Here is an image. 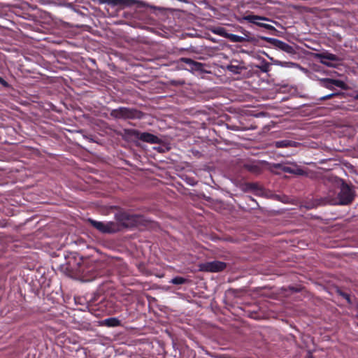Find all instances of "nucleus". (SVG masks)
I'll list each match as a JSON object with an SVG mask.
<instances>
[{
  "mask_svg": "<svg viewBox=\"0 0 358 358\" xmlns=\"http://www.w3.org/2000/svg\"><path fill=\"white\" fill-rule=\"evenodd\" d=\"M339 185V192L337 196L331 195L329 192L328 196L325 198V203L331 205H342L346 206L350 204L355 199V192L353 187L343 180L338 182Z\"/></svg>",
  "mask_w": 358,
  "mask_h": 358,
  "instance_id": "f257e3e1",
  "label": "nucleus"
},
{
  "mask_svg": "<svg viewBox=\"0 0 358 358\" xmlns=\"http://www.w3.org/2000/svg\"><path fill=\"white\" fill-rule=\"evenodd\" d=\"M89 222L101 233L112 234L120 231V226L115 222H103L89 219Z\"/></svg>",
  "mask_w": 358,
  "mask_h": 358,
  "instance_id": "f03ea898",
  "label": "nucleus"
},
{
  "mask_svg": "<svg viewBox=\"0 0 358 358\" xmlns=\"http://www.w3.org/2000/svg\"><path fill=\"white\" fill-rule=\"evenodd\" d=\"M117 223L120 226V231L123 227H130L134 224L137 220L135 215H129L125 212H119L115 215Z\"/></svg>",
  "mask_w": 358,
  "mask_h": 358,
  "instance_id": "7ed1b4c3",
  "label": "nucleus"
},
{
  "mask_svg": "<svg viewBox=\"0 0 358 358\" xmlns=\"http://www.w3.org/2000/svg\"><path fill=\"white\" fill-rule=\"evenodd\" d=\"M138 111L129 108L120 107L111 111V116L117 119H133L138 117Z\"/></svg>",
  "mask_w": 358,
  "mask_h": 358,
  "instance_id": "20e7f679",
  "label": "nucleus"
},
{
  "mask_svg": "<svg viewBox=\"0 0 358 358\" xmlns=\"http://www.w3.org/2000/svg\"><path fill=\"white\" fill-rule=\"evenodd\" d=\"M226 268V264L220 261L205 262L199 265V269L206 272H220Z\"/></svg>",
  "mask_w": 358,
  "mask_h": 358,
  "instance_id": "39448f33",
  "label": "nucleus"
},
{
  "mask_svg": "<svg viewBox=\"0 0 358 358\" xmlns=\"http://www.w3.org/2000/svg\"><path fill=\"white\" fill-rule=\"evenodd\" d=\"M242 20L248 21L251 23H253V24H255L261 27L266 28L268 30L275 29L273 26L259 22V21H269V20L265 17H262V16L255 15H248L244 16L242 18Z\"/></svg>",
  "mask_w": 358,
  "mask_h": 358,
  "instance_id": "423d86ee",
  "label": "nucleus"
},
{
  "mask_svg": "<svg viewBox=\"0 0 358 358\" xmlns=\"http://www.w3.org/2000/svg\"><path fill=\"white\" fill-rule=\"evenodd\" d=\"M315 57L320 60V62L327 66H333L331 62H338V57L332 53L329 52H322L317 53L315 55Z\"/></svg>",
  "mask_w": 358,
  "mask_h": 358,
  "instance_id": "0eeeda50",
  "label": "nucleus"
},
{
  "mask_svg": "<svg viewBox=\"0 0 358 358\" xmlns=\"http://www.w3.org/2000/svg\"><path fill=\"white\" fill-rule=\"evenodd\" d=\"M131 133L134 135L136 138H138V139L144 141V142H147V143H160V140L159 138L152 134H150V133H148V132H143V133H141L138 131H136V130H132L131 131Z\"/></svg>",
  "mask_w": 358,
  "mask_h": 358,
  "instance_id": "6e6552de",
  "label": "nucleus"
},
{
  "mask_svg": "<svg viewBox=\"0 0 358 358\" xmlns=\"http://www.w3.org/2000/svg\"><path fill=\"white\" fill-rule=\"evenodd\" d=\"M100 3H106L112 6H120L122 8L131 6L136 4L137 0H99Z\"/></svg>",
  "mask_w": 358,
  "mask_h": 358,
  "instance_id": "1a4fd4ad",
  "label": "nucleus"
},
{
  "mask_svg": "<svg viewBox=\"0 0 358 358\" xmlns=\"http://www.w3.org/2000/svg\"><path fill=\"white\" fill-rule=\"evenodd\" d=\"M274 45L280 50H281L288 54H290V55L295 54V50H294V48L283 41H281L280 40H275Z\"/></svg>",
  "mask_w": 358,
  "mask_h": 358,
  "instance_id": "9d476101",
  "label": "nucleus"
},
{
  "mask_svg": "<svg viewBox=\"0 0 358 358\" xmlns=\"http://www.w3.org/2000/svg\"><path fill=\"white\" fill-rule=\"evenodd\" d=\"M273 64L281 67L297 68L301 70H303V68H302L299 64L292 62L273 61Z\"/></svg>",
  "mask_w": 358,
  "mask_h": 358,
  "instance_id": "9b49d317",
  "label": "nucleus"
},
{
  "mask_svg": "<svg viewBox=\"0 0 358 358\" xmlns=\"http://www.w3.org/2000/svg\"><path fill=\"white\" fill-rule=\"evenodd\" d=\"M228 39L230 40L231 42L234 43H242L245 41H249V36H248L247 33H244V36H238L233 34H229L228 36Z\"/></svg>",
  "mask_w": 358,
  "mask_h": 358,
  "instance_id": "f8f14e48",
  "label": "nucleus"
},
{
  "mask_svg": "<svg viewBox=\"0 0 358 358\" xmlns=\"http://www.w3.org/2000/svg\"><path fill=\"white\" fill-rule=\"evenodd\" d=\"M298 145L299 143L289 140H282L275 142V145L277 148L296 147Z\"/></svg>",
  "mask_w": 358,
  "mask_h": 358,
  "instance_id": "ddd939ff",
  "label": "nucleus"
},
{
  "mask_svg": "<svg viewBox=\"0 0 358 358\" xmlns=\"http://www.w3.org/2000/svg\"><path fill=\"white\" fill-rule=\"evenodd\" d=\"M180 60L189 65L191 69H193V70H201V67H202V64L199 63V62H194V60H192V59H189V58H181Z\"/></svg>",
  "mask_w": 358,
  "mask_h": 358,
  "instance_id": "4468645a",
  "label": "nucleus"
},
{
  "mask_svg": "<svg viewBox=\"0 0 358 358\" xmlns=\"http://www.w3.org/2000/svg\"><path fill=\"white\" fill-rule=\"evenodd\" d=\"M104 322L108 327H117L120 324L119 320L115 317L106 319Z\"/></svg>",
  "mask_w": 358,
  "mask_h": 358,
  "instance_id": "2eb2a0df",
  "label": "nucleus"
},
{
  "mask_svg": "<svg viewBox=\"0 0 358 358\" xmlns=\"http://www.w3.org/2000/svg\"><path fill=\"white\" fill-rule=\"evenodd\" d=\"M213 33L220 36L224 37L226 38H228V36L229 35V34L227 33L225 29L223 27L216 28L215 29L213 30Z\"/></svg>",
  "mask_w": 358,
  "mask_h": 358,
  "instance_id": "dca6fc26",
  "label": "nucleus"
},
{
  "mask_svg": "<svg viewBox=\"0 0 358 358\" xmlns=\"http://www.w3.org/2000/svg\"><path fill=\"white\" fill-rule=\"evenodd\" d=\"M248 187L256 192V194H259L262 192V189L259 186L257 183H250L248 185Z\"/></svg>",
  "mask_w": 358,
  "mask_h": 358,
  "instance_id": "f3484780",
  "label": "nucleus"
},
{
  "mask_svg": "<svg viewBox=\"0 0 358 358\" xmlns=\"http://www.w3.org/2000/svg\"><path fill=\"white\" fill-rule=\"evenodd\" d=\"M262 72L266 73L270 71V64L267 63L265 60L262 62L260 66H257Z\"/></svg>",
  "mask_w": 358,
  "mask_h": 358,
  "instance_id": "a211bd4d",
  "label": "nucleus"
},
{
  "mask_svg": "<svg viewBox=\"0 0 358 358\" xmlns=\"http://www.w3.org/2000/svg\"><path fill=\"white\" fill-rule=\"evenodd\" d=\"M324 81L327 83L334 85L339 87H342L344 85L343 81L338 80L326 79Z\"/></svg>",
  "mask_w": 358,
  "mask_h": 358,
  "instance_id": "6ab92c4d",
  "label": "nucleus"
},
{
  "mask_svg": "<svg viewBox=\"0 0 358 358\" xmlns=\"http://www.w3.org/2000/svg\"><path fill=\"white\" fill-rule=\"evenodd\" d=\"M186 282V279L182 277H176L173 278L171 281V283L174 285H182Z\"/></svg>",
  "mask_w": 358,
  "mask_h": 358,
  "instance_id": "aec40b11",
  "label": "nucleus"
},
{
  "mask_svg": "<svg viewBox=\"0 0 358 358\" xmlns=\"http://www.w3.org/2000/svg\"><path fill=\"white\" fill-rule=\"evenodd\" d=\"M277 166L280 168L281 170H282L285 173H292V172H293L294 166H287V165L278 164Z\"/></svg>",
  "mask_w": 358,
  "mask_h": 358,
  "instance_id": "412c9836",
  "label": "nucleus"
},
{
  "mask_svg": "<svg viewBox=\"0 0 358 358\" xmlns=\"http://www.w3.org/2000/svg\"><path fill=\"white\" fill-rule=\"evenodd\" d=\"M227 69L231 71V73H239L241 72V68H240L239 66H234V65H229L227 66Z\"/></svg>",
  "mask_w": 358,
  "mask_h": 358,
  "instance_id": "4be33fe9",
  "label": "nucleus"
},
{
  "mask_svg": "<svg viewBox=\"0 0 358 358\" xmlns=\"http://www.w3.org/2000/svg\"><path fill=\"white\" fill-rule=\"evenodd\" d=\"M292 173L299 176H303L306 173V172L303 169L297 166L296 164H294Z\"/></svg>",
  "mask_w": 358,
  "mask_h": 358,
  "instance_id": "5701e85b",
  "label": "nucleus"
},
{
  "mask_svg": "<svg viewBox=\"0 0 358 358\" xmlns=\"http://www.w3.org/2000/svg\"><path fill=\"white\" fill-rule=\"evenodd\" d=\"M338 293L339 295L342 296L345 299H346L348 303H350V296L348 294L343 293L340 290H338Z\"/></svg>",
  "mask_w": 358,
  "mask_h": 358,
  "instance_id": "b1692460",
  "label": "nucleus"
},
{
  "mask_svg": "<svg viewBox=\"0 0 358 358\" xmlns=\"http://www.w3.org/2000/svg\"><path fill=\"white\" fill-rule=\"evenodd\" d=\"M335 94H330L329 95L324 96L322 98V99L325 100L331 98L333 96H334Z\"/></svg>",
  "mask_w": 358,
  "mask_h": 358,
  "instance_id": "393cba45",
  "label": "nucleus"
},
{
  "mask_svg": "<svg viewBox=\"0 0 358 358\" xmlns=\"http://www.w3.org/2000/svg\"><path fill=\"white\" fill-rule=\"evenodd\" d=\"M0 83L3 85H7V83L1 77H0Z\"/></svg>",
  "mask_w": 358,
  "mask_h": 358,
  "instance_id": "a878e982",
  "label": "nucleus"
},
{
  "mask_svg": "<svg viewBox=\"0 0 358 358\" xmlns=\"http://www.w3.org/2000/svg\"><path fill=\"white\" fill-rule=\"evenodd\" d=\"M268 57L269 58V59L272 62V63L273 64V61H277L276 59H274L273 57H271L269 56H268Z\"/></svg>",
  "mask_w": 358,
  "mask_h": 358,
  "instance_id": "bb28decb",
  "label": "nucleus"
},
{
  "mask_svg": "<svg viewBox=\"0 0 358 358\" xmlns=\"http://www.w3.org/2000/svg\"><path fill=\"white\" fill-rule=\"evenodd\" d=\"M357 98H358V94H357Z\"/></svg>",
  "mask_w": 358,
  "mask_h": 358,
  "instance_id": "cd10ccee",
  "label": "nucleus"
}]
</instances>
